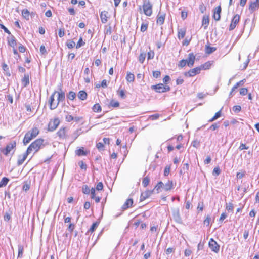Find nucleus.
Here are the masks:
<instances>
[{
  "label": "nucleus",
  "instance_id": "51",
  "mask_svg": "<svg viewBox=\"0 0 259 259\" xmlns=\"http://www.w3.org/2000/svg\"><path fill=\"white\" fill-rule=\"evenodd\" d=\"M154 52L152 50H150L147 53V59L148 60L152 59L154 56Z\"/></svg>",
  "mask_w": 259,
  "mask_h": 259
},
{
  "label": "nucleus",
  "instance_id": "36",
  "mask_svg": "<svg viewBox=\"0 0 259 259\" xmlns=\"http://www.w3.org/2000/svg\"><path fill=\"white\" fill-rule=\"evenodd\" d=\"M8 44L13 48L16 46L17 42L14 37L12 36L10 39L8 40Z\"/></svg>",
  "mask_w": 259,
  "mask_h": 259
},
{
  "label": "nucleus",
  "instance_id": "38",
  "mask_svg": "<svg viewBox=\"0 0 259 259\" xmlns=\"http://www.w3.org/2000/svg\"><path fill=\"white\" fill-rule=\"evenodd\" d=\"M221 116V110L218 111L214 114V115L209 120V122H212L219 118Z\"/></svg>",
  "mask_w": 259,
  "mask_h": 259
},
{
  "label": "nucleus",
  "instance_id": "62",
  "mask_svg": "<svg viewBox=\"0 0 259 259\" xmlns=\"http://www.w3.org/2000/svg\"><path fill=\"white\" fill-rule=\"evenodd\" d=\"M159 116H160L159 114H155L149 116V118L152 120H154L157 119Z\"/></svg>",
  "mask_w": 259,
  "mask_h": 259
},
{
  "label": "nucleus",
  "instance_id": "11",
  "mask_svg": "<svg viewBox=\"0 0 259 259\" xmlns=\"http://www.w3.org/2000/svg\"><path fill=\"white\" fill-rule=\"evenodd\" d=\"M60 139H66L67 137V128L66 127H61L56 133Z\"/></svg>",
  "mask_w": 259,
  "mask_h": 259
},
{
  "label": "nucleus",
  "instance_id": "26",
  "mask_svg": "<svg viewBox=\"0 0 259 259\" xmlns=\"http://www.w3.org/2000/svg\"><path fill=\"white\" fill-rule=\"evenodd\" d=\"M164 184L161 181H160L157 183L154 189L156 191L157 193H159L162 189L164 190Z\"/></svg>",
  "mask_w": 259,
  "mask_h": 259
},
{
  "label": "nucleus",
  "instance_id": "27",
  "mask_svg": "<svg viewBox=\"0 0 259 259\" xmlns=\"http://www.w3.org/2000/svg\"><path fill=\"white\" fill-rule=\"evenodd\" d=\"M22 83L24 87H26L29 83V75L28 74H25L22 79Z\"/></svg>",
  "mask_w": 259,
  "mask_h": 259
},
{
  "label": "nucleus",
  "instance_id": "17",
  "mask_svg": "<svg viewBox=\"0 0 259 259\" xmlns=\"http://www.w3.org/2000/svg\"><path fill=\"white\" fill-rule=\"evenodd\" d=\"M176 183L172 180H168L166 183L164 184V190L166 191H169L174 189Z\"/></svg>",
  "mask_w": 259,
  "mask_h": 259
},
{
  "label": "nucleus",
  "instance_id": "30",
  "mask_svg": "<svg viewBox=\"0 0 259 259\" xmlns=\"http://www.w3.org/2000/svg\"><path fill=\"white\" fill-rule=\"evenodd\" d=\"M56 94L57 95V101H58V104H59L60 102L63 101L65 100V94L64 92H57Z\"/></svg>",
  "mask_w": 259,
  "mask_h": 259
},
{
  "label": "nucleus",
  "instance_id": "32",
  "mask_svg": "<svg viewBox=\"0 0 259 259\" xmlns=\"http://www.w3.org/2000/svg\"><path fill=\"white\" fill-rule=\"evenodd\" d=\"M217 50L215 47H211L209 45L205 46V53L207 54H210L214 52Z\"/></svg>",
  "mask_w": 259,
  "mask_h": 259
},
{
  "label": "nucleus",
  "instance_id": "59",
  "mask_svg": "<svg viewBox=\"0 0 259 259\" xmlns=\"http://www.w3.org/2000/svg\"><path fill=\"white\" fill-rule=\"evenodd\" d=\"M78 164L81 169L86 170L87 165L83 161H79Z\"/></svg>",
  "mask_w": 259,
  "mask_h": 259
},
{
  "label": "nucleus",
  "instance_id": "56",
  "mask_svg": "<svg viewBox=\"0 0 259 259\" xmlns=\"http://www.w3.org/2000/svg\"><path fill=\"white\" fill-rule=\"evenodd\" d=\"M248 93V89L245 88H241L240 90V94L241 95L244 96L246 95Z\"/></svg>",
  "mask_w": 259,
  "mask_h": 259
},
{
  "label": "nucleus",
  "instance_id": "28",
  "mask_svg": "<svg viewBox=\"0 0 259 259\" xmlns=\"http://www.w3.org/2000/svg\"><path fill=\"white\" fill-rule=\"evenodd\" d=\"M75 153L79 156H85L87 154V152L85 151L83 147H81L75 151Z\"/></svg>",
  "mask_w": 259,
  "mask_h": 259
},
{
  "label": "nucleus",
  "instance_id": "3",
  "mask_svg": "<svg viewBox=\"0 0 259 259\" xmlns=\"http://www.w3.org/2000/svg\"><path fill=\"white\" fill-rule=\"evenodd\" d=\"M140 10L142 9L143 13L147 16H151L153 13V5L149 0H144L143 5L140 7Z\"/></svg>",
  "mask_w": 259,
  "mask_h": 259
},
{
  "label": "nucleus",
  "instance_id": "35",
  "mask_svg": "<svg viewBox=\"0 0 259 259\" xmlns=\"http://www.w3.org/2000/svg\"><path fill=\"white\" fill-rule=\"evenodd\" d=\"M76 93L73 91L69 92L68 94L67 95V98L71 101L74 100L76 98Z\"/></svg>",
  "mask_w": 259,
  "mask_h": 259
},
{
  "label": "nucleus",
  "instance_id": "44",
  "mask_svg": "<svg viewBox=\"0 0 259 259\" xmlns=\"http://www.w3.org/2000/svg\"><path fill=\"white\" fill-rule=\"evenodd\" d=\"M22 15L24 18H25L26 19H28L30 13L27 9H24L22 11Z\"/></svg>",
  "mask_w": 259,
  "mask_h": 259
},
{
  "label": "nucleus",
  "instance_id": "53",
  "mask_svg": "<svg viewBox=\"0 0 259 259\" xmlns=\"http://www.w3.org/2000/svg\"><path fill=\"white\" fill-rule=\"evenodd\" d=\"M211 221V218L209 215H207L205 219L204 220L203 224L206 226H209L210 224V222Z\"/></svg>",
  "mask_w": 259,
  "mask_h": 259
},
{
  "label": "nucleus",
  "instance_id": "4",
  "mask_svg": "<svg viewBox=\"0 0 259 259\" xmlns=\"http://www.w3.org/2000/svg\"><path fill=\"white\" fill-rule=\"evenodd\" d=\"M151 89L159 93L167 92L170 90V88L169 85L163 83L153 85L151 86Z\"/></svg>",
  "mask_w": 259,
  "mask_h": 259
},
{
  "label": "nucleus",
  "instance_id": "31",
  "mask_svg": "<svg viewBox=\"0 0 259 259\" xmlns=\"http://www.w3.org/2000/svg\"><path fill=\"white\" fill-rule=\"evenodd\" d=\"M126 80L128 82H133L135 80V75L131 72H127L126 76Z\"/></svg>",
  "mask_w": 259,
  "mask_h": 259
},
{
  "label": "nucleus",
  "instance_id": "48",
  "mask_svg": "<svg viewBox=\"0 0 259 259\" xmlns=\"http://www.w3.org/2000/svg\"><path fill=\"white\" fill-rule=\"evenodd\" d=\"M82 192L85 194H89L91 193V189L87 185H84L82 187Z\"/></svg>",
  "mask_w": 259,
  "mask_h": 259
},
{
  "label": "nucleus",
  "instance_id": "7",
  "mask_svg": "<svg viewBox=\"0 0 259 259\" xmlns=\"http://www.w3.org/2000/svg\"><path fill=\"white\" fill-rule=\"evenodd\" d=\"M57 91H54L52 95H51L49 100V108L51 110H54L56 109L59 104L58 101L55 100V95L56 94Z\"/></svg>",
  "mask_w": 259,
  "mask_h": 259
},
{
  "label": "nucleus",
  "instance_id": "1",
  "mask_svg": "<svg viewBox=\"0 0 259 259\" xmlns=\"http://www.w3.org/2000/svg\"><path fill=\"white\" fill-rule=\"evenodd\" d=\"M45 146V144L44 139L42 138H38L29 145L26 150L29 154L33 153V154H34Z\"/></svg>",
  "mask_w": 259,
  "mask_h": 259
},
{
  "label": "nucleus",
  "instance_id": "23",
  "mask_svg": "<svg viewBox=\"0 0 259 259\" xmlns=\"http://www.w3.org/2000/svg\"><path fill=\"white\" fill-rule=\"evenodd\" d=\"M108 13L106 11H102L100 13V18L103 23H106L108 21Z\"/></svg>",
  "mask_w": 259,
  "mask_h": 259
},
{
  "label": "nucleus",
  "instance_id": "24",
  "mask_svg": "<svg viewBox=\"0 0 259 259\" xmlns=\"http://www.w3.org/2000/svg\"><path fill=\"white\" fill-rule=\"evenodd\" d=\"M186 33V28H182L178 30V38L179 39H182L184 38Z\"/></svg>",
  "mask_w": 259,
  "mask_h": 259
},
{
  "label": "nucleus",
  "instance_id": "18",
  "mask_svg": "<svg viewBox=\"0 0 259 259\" xmlns=\"http://www.w3.org/2000/svg\"><path fill=\"white\" fill-rule=\"evenodd\" d=\"M165 14L159 12L157 16L156 23L158 25H162L165 20Z\"/></svg>",
  "mask_w": 259,
  "mask_h": 259
},
{
  "label": "nucleus",
  "instance_id": "64",
  "mask_svg": "<svg viewBox=\"0 0 259 259\" xmlns=\"http://www.w3.org/2000/svg\"><path fill=\"white\" fill-rule=\"evenodd\" d=\"M161 75V72L160 71H154L153 72V76L154 77V78H158L159 77H160Z\"/></svg>",
  "mask_w": 259,
  "mask_h": 259
},
{
  "label": "nucleus",
  "instance_id": "39",
  "mask_svg": "<svg viewBox=\"0 0 259 259\" xmlns=\"http://www.w3.org/2000/svg\"><path fill=\"white\" fill-rule=\"evenodd\" d=\"M186 65H187V60L182 59L179 62L178 66L180 68H182L186 66Z\"/></svg>",
  "mask_w": 259,
  "mask_h": 259
},
{
  "label": "nucleus",
  "instance_id": "34",
  "mask_svg": "<svg viewBox=\"0 0 259 259\" xmlns=\"http://www.w3.org/2000/svg\"><path fill=\"white\" fill-rule=\"evenodd\" d=\"M99 224V222H94L91 226V227L90 228V229L89 230L88 232H90L91 233H93L95 231V230L97 228Z\"/></svg>",
  "mask_w": 259,
  "mask_h": 259
},
{
  "label": "nucleus",
  "instance_id": "15",
  "mask_svg": "<svg viewBox=\"0 0 259 259\" xmlns=\"http://www.w3.org/2000/svg\"><path fill=\"white\" fill-rule=\"evenodd\" d=\"M153 193V190H146L141 194L140 200L143 201L148 198Z\"/></svg>",
  "mask_w": 259,
  "mask_h": 259
},
{
  "label": "nucleus",
  "instance_id": "6",
  "mask_svg": "<svg viewBox=\"0 0 259 259\" xmlns=\"http://www.w3.org/2000/svg\"><path fill=\"white\" fill-rule=\"evenodd\" d=\"M16 141H12L7 144L5 148L1 149L0 150L4 155L7 156L12 150L16 148Z\"/></svg>",
  "mask_w": 259,
  "mask_h": 259
},
{
  "label": "nucleus",
  "instance_id": "60",
  "mask_svg": "<svg viewBox=\"0 0 259 259\" xmlns=\"http://www.w3.org/2000/svg\"><path fill=\"white\" fill-rule=\"evenodd\" d=\"M241 110V107L240 105H235L233 107V110L235 112H239Z\"/></svg>",
  "mask_w": 259,
  "mask_h": 259
},
{
  "label": "nucleus",
  "instance_id": "46",
  "mask_svg": "<svg viewBox=\"0 0 259 259\" xmlns=\"http://www.w3.org/2000/svg\"><path fill=\"white\" fill-rule=\"evenodd\" d=\"M145 57H146V54L145 53H142L140 54V55L138 57V59H139V62L141 64L144 63V60L145 59Z\"/></svg>",
  "mask_w": 259,
  "mask_h": 259
},
{
  "label": "nucleus",
  "instance_id": "14",
  "mask_svg": "<svg viewBox=\"0 0 259 259\" xmlns=\"http://www.w3.org/2000/svg\"><path fill=\"white\" fill-rule=\"evenodd\" d=\"M30 154L28 152H27V150L22 155H20L18 157V159L17 161V164L18 166L21 165L26 160L28 155Z\"/></svg>",
  "mask_w": 259,
  "mask_h": 259
},
{
  "label": "nucleus",
  "instance_id": "10",
  "mask_svg": "<svg viewBox=\"0 0 259 259\" xmlns=\"http://www.w3.org/2000/svg\"><path fill=\"white\" fill-rule=\"evenodd\" d=\"M259 9V0H255L249 3L248 10L252 13Z\"/></svg>",
  "mask_w": 259,
  "mask_h": 259
},
{
  "label": "nucleus",
  "instance_id": "47",
  "mask_svg": "<svg viewBox=\"0 0 259 259\" xmlns=\"http://www.w3.org/2000/svg\"><path fill=\"white\" fill-rule=\"evenodd\" d=\"M246 81V79H243L241 80H240V81L237 82L234 86V89H237L239 86L240 85H242Z\"/></svg>",
  "mask_w": 259,
  "mask_h": 259
},
{
  "label": "nucleus",
  "instance_id": "5",
  "mask_svg": "<svg viewBox=\"0 0 259 259\" xmlns=\"http://www.w3.org/2000/svg\"><path fill=\"white\" fill-rule=\"evenodd\" d=\"M60 123V121L58 117L50 119L48 124V131L50 132L55 131L58 127Z\"/></svg>",
  "mask_w": 259,
  "mask_h": 259
},
{
  "label": "nucleus",
  "instance_id": "63",
  "mask_svg": "<svg viewBox=\"0 0 259 259\" xmlns=\"http://www.w3.org/2000/svg\"><path fill=\"white\" fill-rule=\"evenodd\" d=\"M65 120L67 122H70L74 120V117L71 115L65 116Z\"/></svg>",
  "mask_w": 259,
  "mask_h": 259
},
{
  "label": "nucleus",
  "instance_id": "19",
  "mask_svg": "<svg viewBox=\"0 0 259 259\" xmlns=\"http://www.w3.org/2000/svg\"><path fill=\"white\" fill-rule=\"evenodd\" d=\"M213 64V61H208L204 63V64L201 65L199 67L200 68L201 71L202 70H208L211 67V66Z\"/></svg>",
  "mask_w": 259,
  "mask_h": 259
},
{
  "label": "nucleus",
  "instance_id": "25",
  "mask_svg": "<svg viewBox=\"0 0 259 259\" xmlns=\"http://www.w3.org/2000/svg\"><path fill=\"white\" fill-rule=\"evenodd\" d=\"M77 96L79 99L80 100H85L87 99L88 94L84 90L79 91L77 94Z\"/></svg>",
  "mask_w": 259,
  "mask_h": 259
},
{
  "label": "nucleus",
  "instance_id": "16",
  "mask_svg": "<svg viewBox=\"0 0 259 259\" xmlns=\"http://www.w3.org/2000/svg\"><path fill=\"white\" fill-rule=\"evenodd\" d=\"M187 60V66L189 67H192L194 65L195 56L193 53H189L188 54V59Z\"/></svg>",
  "mask_w": 259,
  "mask_h": 259
},
{
  "label": "nucleus",
  "instance_id": "61",
  "mask_svg": "<svg viewBox=\"0 0 259 259\" xmlns=\"http://www.w3.org/2000/svg\"><path fill=\"white\" fill-rule=\"evenodd\" d=\"M65 35V30L63 28H60L58 31V35L60 37H62Z\"/></svg>",
  "mask_w": 259,
  "mask_h": 259
},
{
  "label": "nucleus",
  "instance_id": "45",
  "mask_svg": "<svg viewBox=\"0 0 259 259\" xmlns=\"http://www.w3.org/2000/svg\"><path fill=\"white\" fill-rule=\"evenodd\" d=\"M149 182H150L149 178L147 176L145 177V178H144V179H143V181H142L143 186L144 187H147L149 185Z\"/></svg>",
  "mask_w": 259,
  "mask_h": 259
},
{
  "label": "nucleus",
  "instance_id": "29",
  "mask_svg": "<svg viewBox=\"0 0 259 259\" xmlns=\"http://www.w3.org/2000/svg\"><path fill=\"white\" fill-rule=\"evenodd\" d=\"M109 82V81H107L106 79H104L102 81L101 84H99V83L96 84L95 85V87L98 89L100 88L101 87H102L103 88H106L108 86V84Z\"/></svg>",
  "mask_w": 259,
  "mask_h": 259
},
{
  "label": "nucleus",
  "instance_id": "13",
  "mask_svg": "<svg viewBox=\"0 0 259 259\" xmlns=\"http://www.w3.org/2000/svg\"><path fill=\"white\" fill-rule=\"evenodd\" d=\"M222 8L220 5L217 6L213 9V18L217 21H219L221 19V13Z\"/></svg>",
  "mask_w": 259,
  "mask_h": 259
},
{
  "label": "nucleus",
  "instance_id": "40",
  "mask_svg": "<svg viewBox=\"0 0 259 259\" xmlns=\"http://www.w3.org/2000/svg\"><path fill=\"white\" fill-rule=\"evenodd\" d=\"M117 92L118 95L121 98L125 99L126 98L124 90L119 89L118 90H117Z\"/></svg>",
  "mask_w": 259,
  "mask_h": 259
},
{
  "label": "nucleus",
  "instance_id": "37",
  "mask_svg": "<svg viewBox=\"0 0 259 259\" xmlns=\"http://www.w3.org/2000/svg\"><path fill=\"white\" fill-rule=\"evenodd\" d=\"M9 180L8 178L6 177L3 178L0 181V188L6 186L9 182Z\"/></svg>",
  "mask_w": 259,
  "mask_h": 259
},
{
  "label": "nucleus",
  "instance_id": "50",
  "mask_svg": "<svg viewBox=\"0 0 259 259\" xmlns=\"http://www.w3.org/2000/svg\"><path fill=\"white\" fill-rule=\"evenodd\" d=\"M170 165H166L164 170V175L167 176L169 175L170 171Z\"/></svg>",
  "mask_w": 259,
  "mask_h": 259
},
{
  "label": "nucleus",
  "instance_id": "57",
  "mask_svg": "<svg viewBox=\"0 0 259 259\" xmlns=\"http://www.w3.org/2000/svg\"><path fill=\"white\" fill-rule=\"evenodd\" d=\"M84 42L83 41L82 37H80L78 40V41L77 43L76 47L77 48H79L80 47L83 46L84 45Z\"/></svg>",
  "mask_w": 259,
  "mask_h": 259
},
{
  "label": "nucleus",
  "instance_id": "43",
  "mask_svg": "<svg viewBox=\"0 0 259 259\" xmlns=\"http://www.w3.org/2000/svg\"><path fill=\"white\" fill-rule=\"evenodd\" d=\"M109 106L113 108H117L119 106V103L118 101L112 100L110 101Z\"/></svg>",
  "mask_w": 259,
  "mask_h": 259
},
{
  "label": "nucleus",
  "instance_id": "54",
  "mask_svg": "<svg viewBox=\"0 0 259 259\" xmlns=\"http://www.w3.org/2000/svg\"><path fill=\"white\" fill-rule=\"evenodd\" d=\"M220 173H221V170L219 167H216L214 168L213 171H212V174L213 175L218 176L220 174Z\"/></svg>",
  "mask_w": 259,
  "mask_h": 259
},
{
  "label": "nucleus",
  "instance_id": "20",
  "mask_svg": "<svg viewBox=\"0 0 259 259\" xmlns=\"http://www.w3.org/2000/svg\"><path fill=\"white\" fill-rule=\"evenodd\" d=\"M133 204V200L132 198L127 199L124 203L122 206V209L123 210H125L127 209L132 207Z\"/></svg>",
  "mask_w": 259,
  "mask_h": 259
},
{
  "label": "nucleus",
  "instance_id": "33",
  "mask_svg": "<svg viewBox=\"0 0 259 259\" xmlns=\"http://www.w3.org/2000/svg\"><path fill=\"white\" fill-rule=\"evenodd\" d=\"M92 110L94 112H100L102 111V107L99 103H96L93 105Z\"/></svg>",
  "mask_w": 259,
  "mask_h": 259
},
{
  "label": "nucleus",
  "instance_id": "8",
  "mask_svg": "<svg viewBox=\"0 0 259 259\" xmlns=\"http://www.w3.org/2000/svg\"><path fill=\"white\" fill-rule=\"evenodd\" d=\"M201 70L199 66L193 68L185 72L184 75L186 77H192L200 73Z\"/></svg>",
  "mask_w": 259,
  "mask_h": 259
},
{
  "label": "nucleus",
  "instance_id": "52",
  "mask_svg": "<svg viewBox=\"0 0 259 259\" xmlns=\"http://www.w3.org/2000/svg\"><path fill=\"white\" fill-rule=\"evenodd\" d=\"M204 209V203L203 202H200L198 204L197 209L199 211H202Z\"/></svg>",
  "mask_w": 259,
  "mask_h": 259
},
{
  "label": "nucleus",
  "instance_id": "21",
  "mask_svg": "<svg viewBox=\"0 0 259 259\" xmlns=\"http://www.w3.org/2000/svg\"><path fill=\"white\" fill-rule=\"evenodd\" d=\"M91 197L92 199L95 200L96 203H99L101 197L99 196H96V189L94 188H92L91 189Z\"/></svg>",
  "mask_w": 259,
  "mask_h": 259
},
{
  "label": "nucleus",
  "instance_id": "49",
  "mask_svg": "<svg viewBox=\"0 0 259 259\" xmlns=\"http://www.w3.org/2000/svg\"><path fill=\"white\" fill-rule=\"evenodd\" d=\"M148 26V23H143L141 24V28H140L141 31L142 32H144L146 31L147 30Z\"/></svg>",
  "mask_w": 259,
  "mask_h": 259
},
{
  "label": "nucleus",
  "instance_id": "55",
  "mask_svg": "<svg viewBox=\"0 0 259 259\" xmlns=\"http://www.w3.org/2000/svg\"><path fill=\"white\" fill-rule=\"evenodd\" d=\"M104 186L102 182H99L96 186V190L98 191H101L103 189Z\"/></svg>",
  "mask_w": 259,
  "mask_h": 259
},
{
  "label": "nucleus",
  "instance_id": "2",
  "mask_svg": "<svg viewBox=\"0 0 259 259\" xmlns=\"http://www.w3.org/2000/svg\"><path fill=\"white\" fill-rule=\"evenodd\" d=\"M39 133V130L37 127H34L28 131L25 135L23 139V143L26 145L30 142L31 140L36 138Z\"/></svg>",
  "mask_w": 259,
  "mask_h": 259
},
{
  "label": "nucleus",
  "instance_id": "42",
  "mask_svg": "<svg viewBox=\"0 0 259 259\" xmlns=\"http://www.w3.org/2000/svg\"><path fill=\"white\" fill-rule=\"evenodd\" d=\"M234 209V205L232 202H229L226 205V209L229 212H232Z\"/></svg>",
  "mask_w": 259,
  "mask_h": 259
},
{
  "label": "nucleus",
  "instance_id": "41",
  "mask_svg": "<svg viewBox=\"0 0 259 259\" xmlns=\"http://www.w3.org/2000/svg\"><path fill=\"white\" fill-rule=\"evenodd\" d=\"M18 257L21 258L23 256L24 247L22 245H19L18 246Z\"/></svg>",
  "mask_w": 259,
  "mask_h": 259
},
{
  "label": "nucleus",
  "instance_id": "22",
  "mask_svg": "<svg viewBox=\"0 0 259 259\" xmlns=\"http://www.w3.org/2000/svg\"><path fill=\"white\" fill-rule=\"evenodd\" d=\"M209 23V15H204L202 20V25L204 29H206Z\"/></svg>",
  "mask_w": 259,
  "mask_h": 259
},
{
  "label": "nucleus",
  "instance_id": "12",
  "mask_svg": "<svg viewBox=\"0 0 259 259\" xmlns=\"http://www.w3.org/2000/svg\"><path fill=\"white\" fill-rule=\"evenodd\" d=\"M240 17L239 15H235L232 19L231 23L229 26V30H232L235 28L240 21Z\"/></svg>",
  "mask_w": 259,
  "mask_h": 259
},
{
  "label": "nucleus",
  "instance_id": "58",
  "mask_svg": "<svg viewBox=\"0 0 259 259\" xmlns=\"http://www.w3.org/2000/svg\"><path fill=\"white\" fill-rule=\"evenodd\" d=\"M66 46H67V47L69 49H71V48H73L75 47V43L74 41H72V40H71L69 42H68L67 44H66Z\"/></svg>",
  "mask_w": 259,
  "mask_h": 259
},
{
  "label": "nucleus",
  "instance_id": "9",
  "mask_svg": "<svg viewBox=\"0 0 259 259\" xmlns=\"http://www.w3.org/2000/svg\"><path fill=\"white\" fill-rule=\"evenodd\" d=\"M208 246L211 250L215 253H218L220 251V245L213 238L210 239Z\"/></svg>",
  "mask_w": 259,
  "mask_h": 259
}]
</instances>
